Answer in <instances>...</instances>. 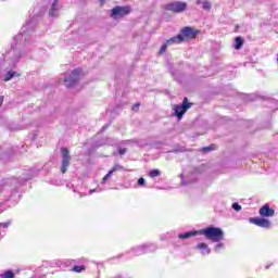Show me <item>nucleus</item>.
Here are the masks:
<instances>
[{
    "instance_id": "nucleus-1",
    "label": "nucleus",
    "mask_w": 278,
    "mask_h": 278,
    "mask_svg": "<svg viewBox=\"0 0 278 278\" xmlns=\"http://www.w3.org/2000/svg\"><path fill=\"white\" fill-rule=\"evenodd\" d=\"M38 170L30 169L23 174L21 178H5L0 182V213L8 210L10 205H16L21 201V187L25 186L29 179H34Z\"/></svg>"
},
{
    "instance_id": "nucleus-2",
    "label": "nucleus",
    "mask_w": 278,
    "mask_h": 278,
    "mask_svg": "<svg viewBox=\"0 0 278 278\" xmlns=\"http://www.w3.org/2000/svg\"><path fill=\"white\" fill-rule=\"evenodd\" d=\"M37 18L38 14L34 13L30 20L22 26L20 34L13 38L11 49L4 56L7 60L13 62V66H16L18 60L25 55V42H29V38H31V35L34 34V27H36Z\"/></svg>"
},
{
    "instance_id": "nucleus-3",
    "label": "nucleus",
    "mask_w": 278,
    "mask_h": 278,
    "mask_svg": "<svg viewBox=\"0 0 278 278\" xmlns=\"http://www.w3.org/2000/svg\"><path fill=\"white\" fill-rule=\"evenodd\" d=\"M200 236H204L211 242H223L225 240V231L219 227L210 226L200 230Z\"/></svg>"
},
{
    "instance_id": "nucleus-4",
    "label": "nucleus",
    "mask_w": 278,
    "mask_h": 278,
    "mask_svg": "<svg viewBox=\"0 0 278 278\" xmlns=\"http://www.w3.org/2000/svg\"><path fill=\"white\" fill-rule=\"evenodd\" d=\"M153 251H157V244L144 243L142 245H138L136 248L130 249L128 255H130V257H138L147 253H153Z\"/></svg>"
},
{
    "instance_id": "nucleus-5",
    "label": "nucleus",
    "mask_w": 278,
    "mask_h": 278,
    "mask_svg": "<svg viewBox=\"0 0 278 278\" xmlns=\"http://www.w3.org/2000/svg\"><path fill=\"white\" fill-rule=\"evenodd\" d=\"M191 108L192 103L188 102V98H184L181 104L174 105V116H177L178 121H181V118H184V114H186Z\"/></svg>"
},
{
    "instance_id": "nucleus-6",
    "label": "nucleus",
    "mask_w": 278,
    "mask_h": 278,
    "mask_svg": "<svg viewBox=\"0 0 278 278\" xmlns=\"http://www.w3.org/2000/svg\"><path fill=\"white\" fill-rule=\"evenodd\" d=\"M81 79V70L75 68L68 76L64 78L66 88H73Z\"/></svg>"
},
{
    "instance_id": "nucleus-7",
    "label": "nucleus",
    "mask_w": 278,
    "mask_h": 278,
    "mask_svg": "<svg viewBox=\"0 0 278 278\" xmlns=\"http://www.w3.org/2000/svg\"><path fill=\"white\" fill-rule=\"evenodd\" d=\"M165 10L168 12H174V14H181L188 10V3L181 1L170 2L165 5Z\"/></svg>"
},
{
    "instance_id": "nucleus-8",
    "label": "nucleus",
    "mask_w": 278,
    "mask_h": 278,
    "mask_svg": "<svg viewBox=\"0 0 278 278\" xmlns=\"http://www.w3.org/2000/svg\"><path fill=\"white\" fill-rule=\"evenodd\" d=\"M61 173L64 175L71 166V152L66 148H61Z\"/></svg>"
},
{
    "instance_id": "nucleus-9",
    "label": "nucleus",
    "mask_w": 278,
    "mask_h": 278,
    "mask_svg": "<svg viewBox=\"0 0 278 278\" xmlns=\"http://www.w3.org/2000/svg\"><path fill=\"white\" fill-rule=\"evenodd\" d=\"M131 8L129 7H115L111 10V18L116 21V18H123V16H127L130 14Z\"/></svg>"
},
{
    "instance_id": "nucleus-10",
    "label": "nucleus",
    "mask_w": 278,
    "mask_h": 278,
    "mask_svg": "<svg viewBox=\"0 0 278 278\" xmlns=\"http://www.w3.org/2000/svg\"><path fill=\"white\" fill-rule=\"evenodd\" d=\"M60 10H62V4H60V0H50V8H49V16L52 18H58L60 16Z\"/></svg>"
},
{
    "instance_id": "nucleus-11",
    "label": "nucleus",
    "mask_w": 278,
    "mask_h": 278,
    "mask_svg": "<svg viewBox=\"0 0 278 278\" xmlns=\"http://www.w3.org/2000/svg\"><path fill=\"white\" fill-rule=\"evenodd\" d=\"M198 34H199V30H195L194 28H192L190 26H186L180 30L178 36H181L182 42H184V40H186L188 38H195Z\"/></svg>"
},
{
    "instance_id": "nucleus-12",
    "label": "nucleus",
    "mask_w": 278,
    "mask_h": 278,
    "mask_svg": "<svg viewBox=\"0 0 278 278\" xmlns=\"http://www.w3.org/2000/svg\"><path fill=\"white\" fill-rule=\"evenodd\" d=\"M252 225H256V227H262L263 229H270L271 223L266 218L252 217L249 219Z\"/></svg>"
},
{
    "instance_id": "nucleus-13",
    "label": "nucleus",
    "mask_w": 278,
    "mask_h": 278,
    "mask_svg": "<svg viewBox=\"0 0 278 278\" xmlns=\"http://www.w3.org/2000/svg\"><path fill=\"white\" fill-rule=\"evenodd\" d=\"M258 214L262 218H273L275 216V208H270L269 204H265L260 208Z\"/></svg>"
},
{
    "instance_id": "nucleus-14",
    "label": "nucleus",
    "mask_w": 278,
    "mask_h": 278,
    "mask_svg": "<svg viewBox=\"0 0 278 278\" xmlns=\"http://www.w3.org/2000/svg\"><path fill=\"white\" fill-rule=\"evenodd\" d=\"M116 170H125V167H123L121 164H115L112 169H110L109 173L102 178L101 184L105 185L108 182V179H110V177H112V175H114Z\"/></svg>"
},
{
    "instance_id": "nucleus-15",
    "label": "nucleus",
    "mask_w": 278,
    "mask_h": 278,
    "mask_svg": "<svg viewBox=\"0 0 278 278\" xmlns=\"http://www.w3.org/2000/svg\"><path fill=\"white\" fill-rule=\"evenodd\" d=\"M195 249L200 251L201 255H210L212 253V249H210L207 243H199Z\"/></svg>"
},
{
    "instance_id": "nucleus-16",
    "label": "nucleus",
    "mask_w": 278,
    "mask_h": 278,
    "mask_svg": "<svg viewBox=\"0 0 278 278\" xmlns=\"http://www.w3.org/2000/svg\"><path fill=\"white\" fill-rule=\"evenodd\" d=\"M194 236H201V230H193V231L180 233V235H178V238L180 240H188V238H192Z\"/></svg>"
},
{
    "instance_id": "nucleus-17",
    "label": "nucleus",
    "mask_w": 278,
    "mask_h": 278,
    "mask_svg": "<svg viewBox=\"0 0 278 278\" xmlns=\"http://www.w3.org/2000/svg\"><path fill=\"white\" fill-rule=\"evenodd\" d=\"M195 3L197 5H201L202 10L205 12H210V10H212V2L208 0H197Z\"/></svg>"
},
{
    "instance_id": "nucleus-18",
    "label": "nucleus",
    "mask_w": 278,
    "mask_h": 278,
    "mask_svg": "<svg viewBox=\"0 0 278 278\" xmlns=\"http://www.w3.org/2000/svg\"><path fill=\"white\" fill-rule=\"evenodd\" d=\"M166 42L168 46L180 45V42H184V38L181 36L177 35L175 37L169 38Z\"/></svg>"
},
{
    "instance_id": "nucleus-19",
    "label": "nucleus",
    "mask_w": 278,
    "mask_h": 278,
    "mask_svg": "<svg viewBox=\"0 0 278 278\" xmlns=\"http://www.w3.org/2000/svg\"><path fill=\"white\" fill-rule=\"evenodd\" d=\"M181 179V186H190V184H194L197 181V178L190 179V176H187V178L184 176V174L180 175Z\"/></svg>"
},
{
    "instance_id": "nucleus-20",
    "label": "nucleus",
    "mask_w": 278,
    "mask_h": 278,
    "mask_svg": "<svg viewBox=\"0 0 278 278\" xmlns=\"http://www.w3.org/2000/svg\"><path fill=\"white\" fill-rule=\"evenodd\" d=\"M13 77H21V74L14 72V71H9L4 78H3V81H10V79H12Z\"/></svg>"
},
{
    "instance_id": "nucleus-21",
    "label": "nucleus",
    "mask_w": 278,
    "mask_h": 278,
    "mask_svg": "<svg viewBox=\"0 0 278 278\" xmlns=\"http://www.w3.org/2000/svg\"><path fill=\"white\" fill-rule=\"evenodd\" d=\"M242 45H244V39H242V37H236L235 49H237V50L242 49Z\"/></svg>"
},
{
    "instance_id": "nucleus-22",
    "label": "nucleus",
    "mask_w": 278,
    "mask_h": 278,
    "mask_svg": "<svg viewBox=\"0 0 278 278\" xmlns=\"http://www.w3.org/2000/svg\"><path fill=\"white\" fill-rule=\"evenodd\" d=\"M10 227V222L0 224V239L5 236V231L1 229H8Z\"/></svg>"
},
{
    "instance_id": "nucleus-23",
    "label": "nucleus",
    "mask_w": 278,
    "mask_h": 278,
    "mask_svg": "<svg viewBox=\"0 0 278 278\" xmlns=\"http://www.w3.org/2000/svg\"><path fill=\"white\" fill-rule=\"evenodd\" d=\"M0 278H14V271H12V270L3 271L0 275Z\"/></svg>"
},
{
    "instance_id": "nucleus-24",
    "label": "nucleus",
    "mask_w": 278,
    "mask_h": 278,
    "mask_svg": "<svg viewBox=\"0 0 278 278\" xmlns=\"http://www.w3.org/2000/svg\"><path fill=\"white\" fill-rule=\"evenodd\" d=\"M162 175V172H160V169H152V170H150V173H149V177H151L152 179L154 178V177H160Z\"/></svg>"
},
{
    "instance_id": "nucleus-25",
    "label": "nucleus",
    "mask_w": 278,
    "mask_h": 278,
    "mask_svg": "<svg viewBox=\"0 0 278 278\" xmlns=\"http://www.w3.org/2000/svg\"><path fill=\"white\" fill-rule=\"evenodd\" d=\"M223 249H225V243L223 242H217V244L214 247V251L215 253H220V251H223Z\"/></svg>"
},
{
    "instance_id": "nucleus-26",
    "label": "nucleus",
    "mask_w": 278,
    "mask_h": 278,
    "mask_svg": "<svg viewBox=\"0 0 278 278\" xmlns=\"http://www.w3.org/2000/svg\"><path fill=\"white\" fill-rule=\"evenodd\" d=\"M74 273H83V270H86V266L84 265H75L73 267Z\"/></svg>"
},
{
    "instance_id": "nucleus-27",
    "label": "nucleus",
    "mask_w": 278,
    "mask_h": 278,
    "mask_svg": "<svg viewBox=\"0 0 278 278\" xmlns=\"http://www.w3.org/2000/svg\"><path fill=\"white\" fill-rule=\"evenodd\" d=\"M216 149V146L211 144L208 147L202 148L203 153H210V151H214Z\"/></svg>"
},
{
    "instance_id": "nucleus-28",
    "label": "nucleus",
    "mask_w": 278,
    "mask_h": 278,
    "mask_svg": "<svg viewBox=\"0 0 278 278\" xmlns=\"http://www.w3.org/2000/svg\"><path fill=\"white\" fill-rule=\"evenodd\" d=\"M232 210H235V212H240V210H242V206L238 204V202H235L232 203Z\"/></svg>"
},
{
    "instance_id": "nucleus-29",
    "label": "nucleus",
    "mask_w": 278,
    "mask_h": 278,
    "mask_svg": "<svg viewBox=\"0 0 278 278\" xmlns=\"http://www.w3.org/2000/svg\"><path fill=\"white\" fill-rule=\"evenodd\" d=\"M166 49H168V43H167V42H165V43L161 47L160 53H161V54H162V53H166Z\"/></svg>"
},
{
    "instance_id": "nucleus-30",
    "label": "nucleus",
    "mask_w": 278,
    "mask_h": 278,
    "mask_svg": "<svg viewBox=\"0 0 278 278\" xmlns=\"http://www.w3.org/2000/svg\"><path fill=\"white\" fill-rule=\"evenodd\" d=\"M61 264H62V261L52 262V263H51V267H52V268H55V266L60 267Z\"/></svg>"
},
{
    "instance_id": "nucleus-31",
    "label": "nucleus",
    "mask_w": 278,
    "mask_h": 278,
    "mask_svg": "<svg viewBox=\"0 0 278 278\" xmlns=\"http://www.w3.org/2000/svg\"><path fill=\"white\" fill-rule=\"evenodd\" d=\"M118 153L119 155H125V153H127V148H119Z\"/></svg>"
},
{
    "instance_id": "nucleus-32",
    "label": "nucleus",
    "mask_w": 278,
    "mask_h": 278,
    "mask_svg": "<svg viewBox=\"0 0 278 278\" xmlns=\"http://www.w3.org/2000/svg\"><path fill=\"white\" fill-rule=\"evenodd\" d=\"M144 184H147V180L143 177L138 179V186H144Z\"/></svg>"
},
{
    "instance_id": "nucleus-33",
    "label": "nucleus",
    "mask_w": 278,
    "mask_h": 278,
    "mask_svg": "<svg viewBox=\"0 0 278 278\" xmlns=\"http://www.w3.org/2000/svg\"><path fill=\"white\" fill-rule=\"evenodd\" d=\"M94 192H101V188H96V189L89 190V194H94Z\"/></svg>"
},
{
    "instance_id": "nucleus-34",
    "label": "nucleus",
    "mask_w": 278,
    "mask_h": 278,
    "mask_svg": "<svg viewBox=\"0 0 278 278\" xmlns=\"http://www.w3.org/2000/svg\"><path fill=\"white\" fill-rule=\"evenodd\" d=\"M199 173H201L199 168H193V170L191 172V177H193V175H198Z\"/></svg>"
},
{
    "instance_id": "nucleus-35",
    "label": "nucleus",
    "mask_w": 278,
    "mask_h": 278,
    "mask_svg": "<svg viewBox=\"0 0 278 278\" xmlns=\"http://www.w3.org/2000/svg\"><path fill=\"white\" fill-rule=\"evenodd\" d=\"M108 127H110V124L104 125L101 130L100 134H103V131H105L108 129Z\"/></svg>"
},
{
    "instance_id": "nucleus-36",
    "label": "nucleus",
    "mask_w": 278,
    "mask_h": 278,
    "mask_svg": "<svg viewBox=\"0 0 278 278\" xmlns=\"http://www.w3.org/2000/svg\"><path fill=\"white\" fill-rule=\"evenodd\" d=\"M138 108H140V103H136L134 106H132V110L136 112L138 110Z\"/></svg>"
},
{
    "instance_id": "nucleus-37",
    "label": "nucleus",
    "mask_w": 278,
    "mask_h": 278,
    "mask_svg": "<svg viewBox=\"0 0 278 278\" xmlns=\"http://www.w3.org/2000/svg\"><path fill=\"white\" fill-rule=\"evenodd\" d=\"M3 105V96H0V108Z\"/></svg>"
},
{
    "instance_id": "nucleus-38",
    "label": "nucleus",
    "mask_w": 278,
    "mask_h": 278,
    "mask_svg": "<svg viewBox=\"0 0 278 278\" xmlns=\"http://www.w3.org/2000/svg\"><path fill=\"white\" fill-rule=\"evenodd\" d=\"M100 3L103 5V3H105V0H100Z\"/></svg>"
},
{
    "instance_id": "nucleus-39",
    "label": "nucleus",
    "mask_w": 278,
    "mask_h": 278,
    "mask_svg": "<svg viewBox=\"0 0 278 278\" xmlns=\"http://www.w3.org/2000/svg\"><path fill=\"white\" fill-rule=\"evenodd\" d=\"M128 142H134V140H128Z\"/></svg>"
}]
</instances>
